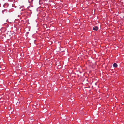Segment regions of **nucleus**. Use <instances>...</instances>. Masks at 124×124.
<instances>
[{
  "instance_id": "obj_1",
  "label": "nucleus",
  "mask_w": 124,
  "mask_h": 124,
  "mask_svg": "<svg viewBox=\"0 0 124 124\" xmlns=\"http://www.w3.org/2000/svg\"><path fill=\"white\" fill-rule=\"evenodd\" d=\"M27 13L26 10L25 9H22L21 12V14L23 17V19L26 20L27 17L26 16Z\"/></svg>"
},
{
  "instance_id": "obj_2",
  "label": "nucleus",
  "mask_w": 124,
  "mask_h": 124,
  "mask_svg": "<svg viewBox=\"0 0 124 124\" xmlns=\"http://www.w3.org/2000/svg\"><path fill=\"white\" fill-rule=\"evenodd\" d=\"M8 12V10L7 9H5L2 11V13L3 14H6Z\"/></svg>"
},
{
  "instance_id": "obj_3",
  "label": "nucleus",
  "mask_w": 124,
  "mask_h": 124,
  "mask_svg": "<svg viewBox=\"0 0 124 124\" xmlns=\"http://www.w3.org/2000/svg\"><path fill=\"white\" fill-rule=\"evenodd\" d=\"M27 9L30 11L31 12V11L32 9V7L29 6L27 8Z\"/></svg>"
},
{
  "instance_id": "obj_4",
  "label": "nucleus",
  "mask_w": 124,
  "mask_h": 124,
  "mask_svg": "<svg viewBox=\"0 0 124 124\" xmlns=\"http://www.w3.org/2000/svg\"><path fill=\"white\" fill-rule=\"evenodd\" d=\"M93 29L94 30L97 31L98 29V28L97 26H95L93 27Z\"/></svg>"
},
{
  "instance_id": "obj_5",
  "label": "nucleus",
  "mask_w": 124,
  "mask_h": 124,
  "mask_svg": "<svg viewBox=\"0 0 124 124\" xmlns=\"http://www.w3.org/2000/svg\"><path fill=\"white\" fill-rule=\"evenodd\" d=\"M113 66L114 67L116 68L117 67V65L116 63H114L113 65Z\"/></svg>"
},
{
  "instance_id": "obj_6",
  "label": "nucleus",
  "mask_w": 124,
  "mask_h": 124,
  "mask_svg": "<svg viewBox=\"0 0 124 124\" xmlns=\"http://www.w3.org/2000/svg\"><path fill=\"white\" fill-rule=\"evenodd\" d=\"M14 11V9H13V8H11V9H10L9 10L8 12L9 13H11V12Z\"/></svg>"
},
{
  "instance_id": "obj_7",
  "label": "nucleus",
  "mask_w": 124,
  "mask_h": 124,
  "mask_svg": "<svg viewBox=\"0 0 124 124\" xmlns=\"http://www.w3.org/2000/svg\"><path fill=\"white\" fill-rule=\"evenodd\" d=\"M43 3V2L42 0H40L39 2V3L41 5Z\"/></svg>"
},
{
  "instance_id": "obj_8",
  "label": "nucleus",
  "mask_w": 124,
  "mask_h": 124,
  "mask_svg": "<svg viewBox=\"0 0 124 124\" xmlns=\"http://www.w3.org/2000/svg\"><path fill=\"white\" fill-rule=\"evenodd\" d=\"M33 0H28V2L30 3H32Z\"/></svg>"
},
{
  "instance_id": "obj_9",
  "label": "nucleus",
  "mask_w": 124,
  "mask_h": 124,
  "mask_svg": "<svg viewBox=\"0 0 124 124\" xmlns=\"http://www.w3.org/2000/svg\"><path fill=\"white\" fill-rule=\"evenodd\" d=\"M18 0H14V1L15 2H17V1H18Z\"/></svg>"
},
{
  "instance_id": "obj_10",
  "label": "nucleus",
  "mask_w": 124,
  "mask_h": 124,
  "mask_svg": "<svg viewBox=\"0 0 124 124\" xmlns=\"http://www.w3.org/2000/svg\"><path fill=\"white\" fill-rule=\"evenodd\" d=\"M8 21V20H7V21Z\"/></svg>"
},
{
  "instance_id": "obj_11",
  "label": "nucleus",
  "mask_w": 124,
  "mask_h": 124,
  "mask_svg": "<svg viewBox=\"0 0 124 124\" xmlns=\"http://www.w3.org/2000/svg\"><path fill=\"white\" fill-rule=\"evenodd\" d=\"M1 6V5L0 4V7Z\"/></svg>"
}]
</instances>
